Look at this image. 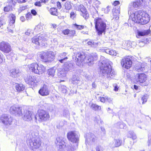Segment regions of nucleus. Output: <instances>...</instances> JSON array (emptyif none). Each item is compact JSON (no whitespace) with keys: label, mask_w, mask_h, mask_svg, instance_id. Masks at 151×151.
<instances>
[{"label":"nucleus","mask_w":151,"mask_h":151,"mask_svg":"<svg viewBox=\"0 0 151 151\" xmlns=\"http://www.w3.org/2000/svg\"><path fill=\"white\" fill-rule=\"evenodd\" d=\"M93 4L96 7H98L101 4L100 2L98 0H95L93 2Z\"/></svg>","instance_id":"nucleus-53"},{"label":"nucleus","mask_w":151,"mask_h":151,"mask_svg":"<svg viewBox=\"0 0 151 151\" xmlns=\"http://www.w3.org/2000/svg\"><path fill=\"white\" fill-rule=\"evenodd\" d=\"M65 9L67 11V12L70 10L72 7L71 2L68 1H67L65 4L64 5Z\"/></svg>","instance_id":"nucleus-33"},{"label":"nucleus","mask_w":151,"mask_h":151,"mask_svg":"<svg viewBox=\"0 0 151 151\" xmlns=\"http://www.w3.org/2000/svg\"><path fill=\"white\" fill-rule=\"evenodd\" d=\"M145 0H137L133 2L132 6L129 7L128 11V14H130V15L133 14L132 10L134 9L136 10L138 9L142 8L145 4Z\"/></svg>","instance_id":"nucleus-6"},{"label":"nucleus","mask_w":151,"mask_h":151,"mask_svg":"<svg viewBox=\"0 0 151 151\" xmlns=\"http://www.w3.org/2000/svg\"><path fill=\"white\" fill-rule=\"evenodd\" d=\"M22 115H23L24 120L26 121H30L33 118H35V116L34 113L32 111H28L27 109H22Z\"/></svg>","instance_id":"nucleus-11"},{"label":"nucleus","mask_w":151,"mask_h":151,"mask_svg":"<svg viewBox=\"0 0 151 151\" xmlns=\"http://www.w3.org/2000/svg\"><path fill=\"white\" fill-rule=\"evenodd\" d=\"M150 32V31L148 30L143 31H139L137 32V35L139 36H143L148 35Z\"/></svg>","instance_id":"nucleus-31"},{"label":"nucleus","mask_w":151,"mask_h":151,"mask_svg":"<svg viewBox=\"0 0 151 151\" xmlns=\"http://www.w3.org/2000/svg\"><path fill=\"white\" fill-rule=\"evenodd\" d=\"M69 30L68 29H66L64 30L63 31V33L65 35H68V33H69Z\"/></svg>","instance_id":"nucleus-60"},{"label":"nucleus","mask_w":151,"mask_h":151,"mask_svg":"<svg viewBox=\"0 0 151 151\" xmlns=\"http://www.w3.org/2000/svg\"><path fill=\"white\" fill-rule=\"evenodd\" d=\"M49 12L50 14L53 15H56L57 14V9L55 8H52L50 9Z\"/></svg>","instance_id":"nucleus-37"},{"label":"nucleus","mask_w":151,"mask_h":151,"mask_svg":"<svg viewBox=\"0 0 151 151\" xmlns=\"http://www.w3.org/2000/svg\"><path fill=\"white\" fill-rule=\"evenodd\" d=\"M110 55L114 56H116V53L115 51L113 50H111L110 52Z\"/></svg>","instance_id":"nucleus-59"},{"label":"nucleus","mask_w":151,"mask_h":151,"mask_svg":"<svg viewBox=\"0 0 151 151\" xmlns=\"http://www.w3.org/2000/svg\"><path fill=\"white\" fill-rule=\"evenodd\" d=\"M100 101L104 103L105 101H106V99L105 98V97H101Z\"/></svg>","instance_id":"nucleus-63"},{"label":"nucleus","mask_w":151,"mask_h":151,"mask_svg":"<svg viewBox=\"0 0 151 151\" xmlns=\"http://www.w3.org/2000/svg\"><path fill=\"white\" fill-rule=\"evenodd\" d=\"M67 55V53L66 52H63V53L59 54V57H60L61 58H64V59H67L68 58L67 57H66L65 56Z\"/></svg>","instance_id":"nucleus-46"},{"label":"nucleus","mask_w":151,"mask_h":151,"mask_svg":"<svg viewBox=\"0 0 151 151\" xmlns=\"http://www.w3.org/2000/svg\"><path fill=\"white\" fill-rule=\"evenodd\" d=\"M105 98L106 99V101H108L109 103H112V98H109L108 96H105Z\"/></svg>","instance_id":"nucleus-58"},{"label":"nucleus","mask_w":151,"mask_h":151,"mask_svg":"<svg viewBox=\"0 0 151 151\" xmlns=\"http://www.w3.org/2000/svg\"><path fill=\"white\" fill-rule=\"evenodd\" d=\"M90 108L94 111L100 110L101 109V106L94 104H92L90 106Z\"/></svg>","instance_id":"nucleus-32"},{"label":"nucleus","mask_w":151,"mask_h":151,"mask_svg":"<svg viewBox=\"0 0 151 151\" xmlns=\"http://www.w3.org/2000/svg\"><path fill=\"white\" fill-rule=\"evenodd\" d=\"M55 70L53 68H51L48 70L47 73L49 76L53 77L55 75Z\"/></svg>","instance_id":"nucleus-35"},{"label":"nucleus","mask_w":151,"mask_h":151,"mask_svg":"<svg viewBox=\"0 0 151 151\" xmlns=\"http://www.w3.org/2000/svg\"><path fill=\"white\" fill-rule=\"evenodd\" d=\"M114 142L115 143L116 147L120 146L122 144V141L119 139H114Z\"/></svg>","instance_id":"nucleus-44"},{"label":"nucleus","mask_w":151,"mask_h":151,"mask_svg":"<svg viewBox=\"0 0 151 151\" xmlns=\"http://www.w3.org/2000/svg\"><path fill=\"white\" fill-rule=\"evenodd\" d=\"M95 28L98 35H101L105 32L106 24L101 18H97L94 20Z\"/></svg>","instance_id":"nucleus-4"},{"label":"nucleus","mask_w":151,"mask_h":151,"mask_svg":"<svg viewBox=\"0 0 151 151\" xmlns=\"http://www.w3.org/2000/svg\"><path fill=\"white\" fill-rule=\"evenodd\" d=\"M36 70V74L40 75L42 74L44 72L45 68L43 65L37 64Z\"/></svg>","instance_id":"nucleus-21"},{"label":"nucleus","mask_w":151,"mask_h":151,"mask_svg":"<svg viewBox=\"0 0 151 151\" xmlns=\"http://www.w3.org/2000/svg\"><path fill=\"white\" fill-rule=\"evenodd\" d=\"M70 113L69 111L66 109H65L63 111V115L65 117H68L70 116Z\"/></svg>","instance_id":"nucleus-47"},{"label":"nucleus","mask_w":151,"mask_h":151,"mask_svg":"<svg viewBox=\"0 0 151 151\" xmlns=\"http://www.w3.org/2000/svg\"><path fill=\"white\" fill-rule=\"evenodd\" d=\"M18 2L17 0H8V2L10 4H12L13 5L15 4L17 2Z\"/></svg>","instance_id":"nucleus-51"},{"label":"nucleus","mask_w":151,"mask_h":151,"mask_svg":"<svg viewBox=\"0 0 151 151\" xmlns=\"http://www.w3.org/2000/svg\"><path fill=\"white\" fill-rule=\"evenodd\" d=\"M113 15L116 14L117 15H119L120 13V9L118 8L117 9L116 8H114L112 10Z\"/></svg>","instance_id":"nucleus-40"},{"label":"nucleus","mask_w":151,"mask_h":151,"mask_svg":"<svg viewBox=\"0 0 151 151\" xmlns=\"http://www.w3.org/2000/svg\"><path fill=\"white\" fill-rule=\"evenodd\" d=\"M84 12H81L82 13V16L85 19H87L89 17V14L87 12V11L86 10V9L85 8L84 10Z\"/></svg>","instance_id":"nucleus-42"},{"label":"nucleus","mask_w":151,"mask_h":151,"mask_svg":"<svg viewBox=\"0 0 151 151\" xmlns=\"http://www.w3.org/2000/svg\"><path fill=\"white\" fill-rule=\"evenodd\" d=\"M37 64L36 63H34L28 65L29 70L32 73L36 74V69L37 67Z\"/></svg>","instance_id":"nucleus-22"},{"label":"nucleus","mask_w":151,"mask_h":151,"mask_svg":"<svg viewBox=\"0 0 151 151\" xmlns=\"http://www.w3.org/2000/svg\"><path fill=\"white\" fill-rule=\"evenodd\" d=\"M128 137H129L132 138L133 140L137 138L136 134L132 131H129L128 134Z\"/></svg>","instance_id":"nucleus-36"},{"label":"nucleus","mask_w":151,"mask_h":151,"mask_svg":"<svg viewBox=\"0 0 151 151\" xmlns=\"http://www.w3.org/2000/svg\"><path fill=\"white\" fill-rule=\"evenodd\" d=\"M12 9L10 6H7L4 8V10L5 12H9Z\"/></svg>","instance_id":"nucleus-57"},{"label":"nucleus","mask_w":151,"mask_h":151,"mask_svg":"<svg viewBox=\"0 0 151 151\" xmlns=\"http://www.w3.org/2000/svg\"><path fill=\"white\" fill-rule=\"evenodd\" d=\"M39 129V127L37 125H33L30 127L29 134L32 136V138L29 141L28 144L32 150L39 148L41 145V141L38 137Z\"/></svg>","instance_id":"nucleus-1"},{"label":"nucleus","mask_w":151,"mask_h":151,"mask_svg":"<svg viewBox=\"0 0 151 151\" xmlns=\"http://www.w3.org/2000/svg\"><path fill=\"white\" fill-rule=\"evenodd\" d=\"M98 55L96 53H92L88 55L86 58V63L89 66L92 65L94 62L97 60Z\"/></svg>","instance_id":"nucleus-12"},{"label":"nucleus","mask_w":151,"mask_h":151,"mask_svg":"<svg viewBox=\"0 0 151 151\" xmlns=\"http://www.w3.org/2000/svg\"><path fill=\"white\" fill-rule=\"evenodd\" d=\"M80 81L79 78L76 75H74L71 79V82L73 84H78Z\"/></svg>","instance_id":"nucleus-30"},{"label":"nucleus","mask_w":151,"mask_h":151,"mask_svg":"<svg viewBox=\"0 0 151 151\" xmlns=\"http://www.w3.org/2000/svg\"><path fill=\"white\" fill-rule=\"evenodd\" d=\"M85 144L86 145H89L93 143H96L98 140V138L92 133H87L85 135Z\"/></svg>","instance_id":"nucleus-7"},{"label":"nucleus","mask_w":151,"mask_h":151,"mask_svg":"<svg viewBox=\"0 0 151 151\" xmlns=\"http://www.w3.org/2000/svg\"><path fill=\"white\" fill-rule=\"evenodd\" d=\"M47 54L48 51L41 52L40 55V57L43 62H48Z\"/></svg>","instance_id":"nucleus-23"},{"label":"nucleus","mask_w":151,"mask_h":151,"mask_svg":"<svg viewBox=\"0 0 151 151\" xmlns=\"http://www.w3.org/2000/svg\"><path fill=\"white\" fill-rule=\"evenodd\" d=\"M86 57L84 53L83 52L77 53L76 56V60L77 62V64L79 65L86 58Z\"/></svg>","instance_id":"nucleus-15"},{"label":"nucleus","mask_w":151,"mask_h":151,"mask_svg":"<svg viewBox=\"0 0 151 151\" xmlns=\"http://www.w3.org/2000/svg\"><path fill=\"white\" fill-rule=\"evenodd\" d=\"M48 62L52 61L55 57V54L54 52L51 51H48L47 54Z\"/></svg>","instance_id":"nucleus-28"},{"label":"nucleus","mask_w":151,"mask_h":151,"mask_svg":"<svg viewBox=\"0 0 151 151\" xmlns=\"http://www.w3.org/2000/svg\"><path fill=\"white\" fill-rule=\"evenodd\" d=\"M0 50L6 53H9L11 51V46L7 42L3 41L0 43Z\"/></svg>","instance_id":"nucleus-13"},{"label":"nucleus","mask_w":151,"mask_h":151,"mask_svg":"<svg viewBox=\"0 0 151 151\" xmlns=\"http://www.w3.org/2000/svg\"><path fill=\"white\" fill-rule=\"evenodd\" d=\"M67 72L63 68V69L60 68L58 69V75L59 77H64Z\"/></svg>","instance_id":"nucleus-26"},{"label":"nucleus","mask_w":151,"mask_h":151,"mask_svg":"<svg viewBox=\"0 0 151 151\" xmlns=\"http://www.w3.org/2000/svg\"><path fill=\"white\" fill-rule=\"evenodd\" d=\"M60 90L63 93H66L67 90V87L64 85L62 86L60 88Z\"/></svg>","instance_id":"nucleus-41"},{"label":"nucleus","mask_w":151,"mask_h":151,"mask_svg":"<svg viewBox=\"0 0 151 151\" xmlns=\"http://www.w3.org/2000/svg\"><path fill=\"white\" fill-rule=\"evenodd\" d=\"M130 18L134 22L141 24L147 23L150 20L149 15L142 10L136 11L133 14H131Z\"/></svg>","instance_id":"nucleus-2"},{"label":"nucleus","mask_w":151,"mask_h":151,"mask_svg":"<svg viewBox=\"0 0 151 151\" xmlns=\"http://www.w3.org/2000/svg\"><path fill=\"white\" fill-rule=\"evenodd\" d=\"M66 141L65 139L62 137H57L55 142V144H56L58 147L61 148L63 146L65 147V145H68L66 142Z\"/></svg>","instance_id":"nucleus-16"},{"label":"nucleus","mask_w":151,"mask_h":151,"mask_svg":"<svg viewBox=\"0 0 151 151\" xmlns=\"http://www.w3.org/2000/svg\"><path fill=\"white\" fill-rule=\"evenodd\" d=\"M127 45H129L130 46H131L132 47L134 48L136 47V42H127Z\"/></svg>","instance_id":"nucleus-48"},{"label":"nucleus","mask_w":151,"mask_h":151,"mask_svg":"<svg viewBox=\"0 0 151 151\" xmlns=\"http://www.w3.org/2000/svg\"><path fill=\"white\" fill-rule=\"evenodd\" d=\"M10 23H11L12 24H14L15 22V20L16 19V16H15L13 14H10Z\"/></svg>","instance_id":"nucleus-38"},{"label":"nucleus","mask_w":151,"mask_h":151,"mask_svg":"<svg viewBox=\"0 0 151 151\" xmlns=\"http://www.w3.org/2000/svg\"><path fill=\"white\" fill-rule=\"evenodd\" d=\"M50 92V90L49 87L46 85H44L39 91V93L43 96L49 95Z\"/></svg>","instance_id":"nucleus-17"},{"label":"nucleus","mask_w":151,"mask_h":151,"mask_svg":"<svg viewBox=\"0 0 151 151\" xmlns=\"http://www.w3.org/2000/svg\"><path fill=\"white\" fill-rule=\"evenodd\" d=\"M144 64L139 63L138 64L136 65L135 67V69L138 72L143 71L144 70L145 66Z\"/></svg>","instance_id":"nucleus-27"},{"label":"nucleus","mask_w":151,"mask_h":151,"mask_svg":"<svg viewBox=\"0 0 151 151\" xmlns=\"http://www.w3.org/2000/svg\"><path fill=\"white\" fill-rule=\"evenodd\" d=\"M136 78L137 82L140 83H143L147 80V76L144 73H139L136 75Z\"/></svg>","instance_id":"nucleus-18"},{"label":"nucleus","mask_w":151,"mask_h":151,"mask_svg":"<svg viewBox=\"0 0 151 151\" xmlns=\"http://www.w3.org/2000/svg\"><path fill=\"white\" fill-rule=\"evenodd\" d=\"M76 28L78 30H81L82 29H84L85 27H86V26L84 25H78L76 24H74Z\"/></svg>","instance_id":"nucleus-45"},{"label":"nucleus","mask_w":151,"mask_h":151,"mask_svg":"<svg viewBox=\"0 0 151 151\" xmlns=\"http://www.w3.org/2000/svg\"><path fill=\"white\" fill-rule=\"evenodd\" d=\"M37 117L38 118L37 115L35 116V120L36 122L37 120L40 122H46L49 120L50 118L48 112L43 110L38 111Z\"/></svg>","instance_id":"nucleus-5"},{"label":"nucleus","mask_w":151,"mask_h":151,"mask_svg":"<svg viewBox=\"0 0 151 151\" xmlns=\"http://www.w3.org/2000/svg\"><path fill=\"white\" fill-rule=\"evenodd\" d=\"M33 33V31L32 30L29 29L25 32V34L26 35H29Z\"/></svg>","instance_id":"nucleus-54"},{"label":"nucleus","mask_w":151,"mask_h":151,"mask_svg":"<svg viewBox=\"0 0 151 151\" xmlns=\"http://www.w3.org/2000/svg\"><path fill=\"white\" fill-rule=\"evenodd\" d=\"M113 20H116L119 19V15H117L116 14H113Z\"/></svg>","instance_id":"nucleus-61"},{"label":"nucleus","mask_w":151,"mask_h":151,"mask_svg":"<svg viewBox=\"0 0 151 151\" xmlns=\"http://www.w3.org/2000/svg\"><path fill=\"white\" fill-rule=\"evenodd\" d=\"M109 145L110 147H111L112 148H114L115 147H116V145L115 143L114 142V139L113 141L110 142Z\"/></svg>","instance_id":"nucleus-49"},{"label":"nucleus","mask_w":151,"mask_h":151,"mask_svg":"<svg viewBox=\"0 0 151 151\" xmlns=\"http://www.w3.org/2000/svg\"><path fill=\"white\" fill-rule=\"evenodd\" d=\"M124 125L125 124L123 123L119 122L117 123L115 125L117 128L123 129L124 128Z\"/></svg>","instance_id":"nucleus-39"},{"label":"nucleus","mask_w":151,"mask_h":151,"mask_svg":"<svg viewBox=\"0 0 151 151\" xmlns=\"http://www.w3.org/2000/svg\"><path fill=\"white\" fill-rule=\"evenodd\" d=\"M74 9L78 11H80L81 12H84L85 8L84 7L83 5L80 4H77L74 5Z\"/></svg>","instance_id":"nucleus-24"},{"label":"nucleus","mask_w":151,"mask_h":151,"mask_svg":"<svg viewBox=\"0 0 151 151\" xmlns=\"http://www.w3.org/2000/svg\"><path fill=\"white\" fill-rule=\"evenodd\" d=\"M22 109L20 107L13 106L10 107V111L13 114L21 116L22 115Z\"/></svg>","instance_id":"nucleus-14"},{"label":"nucleus","mask_w":151,"mask_h":151,"mask_svg":"<svg viewBox=\"0 0 151 151\" xmlns=\"http://www.w3.org/2000/svg\"><path fill=\"white\" fill-rule=\"evenodd\" d=\"M100 66L101 72L104 76H106L108 78H112L116 74V72L112 69L111 65L108 62L103 60Z\"/></svg>","instance_id":"nucleus-3"},{"label":"nucleus","mask_w":151,"mask_h":151,"mask_svg":"<svg viewBox=\"0 0 151 151\" xmlns=\"http://www.w3.org/2000/svg\"><path fill=\"white\" fill-rule=\"evenodd\" d=\"M148 98V95L147 94H144L139 100V102L140 103L141 102L143 104L147 102Z\"/></svg>","instance_id":"nucleus-34"},{"label":"nucleus","mask_w":151,"mask_h":151,"mask_svg":"<svg viewBox=\"0 0 151 151\" xmlns=\"http://www.w3.org/2000/svg\"><path fill=\"white\" fill-rule=\"evenodd\" d=\"M110 6H107L106 8L104 9V12L106 13H108L110 11Z\"/></svg>","instance_id":"nucleus-62"},{"label":"nucleus","mask_w":151,"mask_h":151,"mask_svg":"<svg viewBox=\"0 0 151 151\" xmlns=\"http://www.w3.org/2000/svg\"><path fill=\"white\" fill-rule=\"evenodd\" d=\"M45 35L44 34H42L38 36L34 37L32 39V42L37 45H40V44L43 45L45 42Z\"/></svg>","instance_id":"nucleus-9"},{"label":"nucleus","mask_w":151,"mask_h":151,"mask_svg":"<svg viewBox=\"0 0 151 151\" xmlns=\"http://www.w3.org/2000/svg\"><path fill=\"white\" fill-rule=\"evenodd\" d=\"M19 73L18 70L14 69H12L10 71V76L14 78L17 77L18 76Z\"/></svg>","instance_id":"nucleus-29"},{"label":"nucleus","mask_w":151,"mask_h":151,"mask_svg":"<svg viewBox=\"0 0 151 151\" xmlns=\"http://www.w3.org/2000/svg\"><path fill=\"white\" fill-rule=\"evenodd\" d=\"M63 68L68 72L73 70L74 66L73 64L70 62H66L64 63Z\"/></svg>","instance_id":"nucleus-20"},{"label":"nucleus","mask_w":151,"mask_h":151,"mask_svg":"<svg viewBox=\"0 0 151 151\" xmlns=\"http://www.w3.org/2000/svg\"><path fill=\"white\" fill-rule=\"evenodd\" d=\"M43 27L40 24H38L36 26L35 29V31L36 32H39L42 30Z\"/></svg>","instance_id":"nucleus-43"},{"label":"nucleus","mask_w":151,"mask_h":151,"mask_svg":"<svg viewBox=\"0 0 151 151\" xmlns=\"http://www.w3.org/2000/svg\"><path fill=\"white\" fill-rule=\"evenodd\" d=\"M76 12H72L70 13V18L72 19H73L76 16Z\"/></svg>","instance_id":"nucleus-55"},{"label":"nucleus","mask_w":151,"mask_h":151,"mask_svg":"<svg viewBox=\"0 0 151 151\" xmlns=\"http://www.w3.org/2000/svg\"><path fill=\"white\" fill-rule=\"evenodd\" d=\"M35 5L36 6H41V2L40 1H39L38 2H36L35 3Z\"/></svg>","instance_id":"nucleus-64"},{"label":"nucleus","mask_w":151,"mask_h":151,"mask_svg":"<svg viewBox=\"0 0 151 151\" xmlns=\"http://www.w3.org/2000/svg\"><path fill=\"white\" fill-rule=\"evenodd\" d=\"M0 121L3 124L8 126L12 124L13 119L10 115L4 114L0 117Z\"/></svg>","instance_id":"nucleus-8"},{"label":"nucleus","mask_w":151,"mask_h":151,"mask_svg":"<svg viewBox=\"0 0 151 151\" xmlns=\"http://www.w3.org/2000/svg\"><path fill=\"white\" fill-rule=\"evenodd\" d=\"M132 58L130 56H128L123 58L121 61V64L123 67L127 69L130 68L132 64Z\"/></svg>","instance_id":"nucleus-10"},{"label":"nucleus","mask_w":151,"mask_h":151,"mask_svg":"<svg viewBox=\"0 0 151 151\" xmlns=\"http://www.w3.org/2000/svg\"><path fill=\"white\" fill-rule=\"evenodd\" d=\"M75 34V31L74 30H69L68 36H73Z\"/></svg>","instance_id":"nucleus-52"},{"label":"nucleus","mask_w":151,"mask_h":151,"mask_svg":"<svg viewBox=\"0 0 151 151\" xmlns=\"http://www.w3.org/2000/svg\"><path fill=\"white\" fill-rule=\"evenodd\" d=\"M26 18L27 20H29L32 18V15L31 14L29 13L26 15Z\"/></svg>","instance_id":"nucleus-56"},{"label":"nucleus","mask_w":151,"mask_h":151,"mask_svg":"<svg viewBox=\"0 0 151 151\" xmlns=\"http://www.w3.org/2000/svg\"><path fill=\"white\" fill-rule=\"evenodd\" d=\"M26 82L29 84H33L34 83H36V80L35 77L33 76H27L25 79Z\"/></svg>","instance_id":"nucleus-19"},{"label":"nucleus","mask_w":151,"mask_h":151,"mask_svg":"<svg viewBox=\"0 0 151 151\" xmlns=\"http://www.w3.org/2000/svg\"><path fill=\"white\" fill-rule=\"evenodd\" d=\"M96 151H103V148L100 145L97 146L96 148Z\"/></svg>","instance_id":"nucleus-50"},{"label":"nucleus","mask_w":151,"mask_h":151,"mask_svg":"<svg viewBox=\"0 0 151 151\" xmlns=\"http://www.w3.org/2000/svg\"><path fill=\"white\" fill-rule=\"evenodd\" d=\"M15 88L17 92H20L24 90L25 86L22 84H16L15 86Z\"/></svg>","instance_id":"nucleus-25"}]
</instances>
